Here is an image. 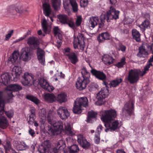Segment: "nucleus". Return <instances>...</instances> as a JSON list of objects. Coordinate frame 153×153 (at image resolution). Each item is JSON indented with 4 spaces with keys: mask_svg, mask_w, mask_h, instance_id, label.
I'll list each match as a JSON object with an SVG mask.
<instances>
[{
    "mask_svg": "<svg viewBox=\"0 0 153 153\" xmlns=\"http://www.w3.org/2000/svg\"><path fill=\"white\" fill-rule=\"evenodd\" d=\"M12 76L11 77L8 73H5L1 76V80L0 82L3 84L5 85H7L10 82L12 78Z\"/></svg>",
    "mask_w": 153,
    "mask_h": 153,
    "instance_id": "22",
    "label": "nucleus"
},
{
    "mask_svg": "<svg viewBox=\"0 0 153 153\" xmlns=\"http://www.w3.org/2000/svg\"><path fill=\"white\" fill-rule=\"evenodd\" d=\"M65 143L62 140H60L57 143V147L60 150H62L64 153H77L79 150L78 146L74 145L68 148H65Z\"/></svg>",
    "mask_w": 153,
    "mask_h": 153,
    "instance_id": "7",
    "label": "nucleus"
},
{
    "mask_svg": "<svg viewBox=\"0 0 153 153\" xmlns=\"http://www.w3.org/2000/svg\"><path fill=\"white\" fill-rule=\"evenodd\" d=\"M9 123L7 118L4 116H0V128L3 129L6 128Z\"/></svg>",
    "mask_w": 153,
    "mask_h": 153,
    "instance_id": "30",
    "label": "nucleus"
},
{
    "mask_svg": "<svg viewBox=\"0 0 153 153\" xmlns=\"http://www.w3.org/2000/svg\"><path fill=\"white\" fill-rule=\"evenodd\" d=\"M5 113L8 117L11 118L14 115V111L13 110H10L8 111L5 112Z\"/></svg>",
    "mask_w": 153,
    "mask_h": 153,
    "instance_id": "50",
    "label": "nucleus"
},
{
    "mask_svg": "<svg viewBox=\"0 0 153 153\" xmlns=\"http://www.w3.org/2000/svg\"><path fill=\"white\" fill-rule=\"evenodd\" d=\"M77 141L84 148L87 149L90 146V144L84 137L82 135L79 134L77 136Z\"/></svg>",
    "mask_w": 153,
    "mask_h": 153,
    "instance_id": "18",
    "label": "nucleus"
},
{
    "mask_svg": "<svg viewBox=\"0 0 153 153\" xmlns=\"http://www.w3.org/2000/svg\"><path fill=\"white\" fill-rule=\"evenodd\" d=\"M124 25L123 26H122L121 28L120 29V32L121 34H127L128 33V30L124 27Z\"/></svg>",
    "mask_w": 153,
    "mask_h": 153,
    "instance_id": "52",
    "label": "nucleus"
},
{
    "mask_svg": "<svg viewBox=\"0 0 153 153\" xmlns=\"http://www.w3.org/2000/svg\"><path fill=\"white\" fill-rule=\"evenodd\" d=\"M92 74L98 79L104 81L106 79V75L102 71H97L94 69L91 70Z\"/></svg>",
    "mask_w": 153,
    "mask_h": 153,
    "instance_id": "20",
    "label": "nucleus"
},
{
    "mask_svg": "<svg viewBox=\"0 0 153 153\" xmlns=\"http://www.w3.org/2000/svg\"><path fill=\"white\" fill-rule=\"evenodd\" d=\"M89 82V79H85L82 77H79L76 83V88L79 90H82L86 88Z\"/></svg>",
    "mask_w": 153,
    "mask_h": 153,
    "instance_id": "13",
    "label": "nucleus"
},
{
    "mask_svg": "<svg viewBox=\"0 0 153 153\" xmlns=\"http://www.w3.org/2000/svg\"><path fill=\"white\" fill-rule=\"evenodd\" d=\"M57 111L58 115L62 120L67 119L70 115L69 112L68 110L64 107H59Z\"/></svg>",
    "mask_w": 153,
    "mask_h": 153,
    "instance_id": "15",
    "label": "nucleus"
},
{
    "mask_svg": "<svg viewBox=\"0 0 153 153\" xmlns=\"http://www.w3.org/2000/svg\"><path fill=\"white\" fill-rule=\"evenodd\" d=\"M98 87V85L96 83L92 82L88 85V89L89 91H91L95 90Z\"/></svg>",
    "mask_w": 153,
    "mask_h": 153,
    "instance_id": "48",
    "label": "nucleus"
},
{
    "mask_svg": "<svg viewBox=\"0 0 153 153\" xmlns=\"http://www.w3.org/2000/svg\"><path fill=\"white\" fill-rule=\"evenodd\" d=\"M104 125L106 127L109 128L110 131H114L119 128L121 126L118 120L114 121L113 120L107 123H104Z\"/></svg>",
    "mask_w": 153,
    "mask_h": 153,
    "instance_id": "17",
    "label": "nucleus"
},
{
    "mask_svg": "<svg viewBox=\"0 0 153 153\" xmlns=\"http://www.w3.org/2000/svg\"><path fill=\"white\" fill-rule=\"evenodd\" d=\"M59 30L57 26L55 27L53 29V32L54 35L55 36L57 35L59 33Z\"/></svg>",
    "mask_w": 153,
    "mask_h": 153,
    "instance_id": "61",
    "label": "nucleus"
},
{
    "mask_svg": "<svg viewBox=\"0 0 153 153\" xmlns=\"http://www.w3.org/2000/svg\"><path fill=\"white\" fill-rule=\"evenodd\" d=\"M27 43L32 49H37V55L38 59L42 65H44L45 62V52L39 48V42L38 39L34 36L29 37L28 39Z\"/></svg>",
    "mask_w": 153,
    "mask_h": 153,
    "instance_id": "2",
    "label": "nucleus"
},
{
    "mask_svg": "<svg viewBox=\"0 0 153 153\" xmlns=\"http://www.w3.org/2000/svg\"><path fill=\"white\" fill-rule=\"evenodd\" d=\"M122 81L123 79L121 78H117L112 81L109 84V85H110V87H115L118 85Z\"/></svg>",
    "mask_w": 153,
    "mask_h": 153,
    "instance_id": "41",
    "label": "nucleus"
},
{
    "mask_svg": "<svg viewBox=\"0 0 153 153\" xmlns=\"http://www.w3.org/2000/svg\"><path fill=\"white\" fill-rule=\"evenodd\" d=\"M88 102L87 97H84L77 98L75 101L73 111L74 113L79 114L82 112V107L88 106Z\"/></svg>",
    "mask_w": 153,
    "mask_h": 153,
    "instance_id": "4",
    "label": "nucleus"
},
{
    "mask_svg": "<svg viewBox=\"0 0 153 153\" xmlns=\"http://www.w3.org/2000/svg\"><path fill=\"white\" fill-rule=\"evenodd\" d=\"M35 81L33 75L27 72L22 76L21 79V82L24 86H30L34 84V81Z\"/></svg>",
    "mask_w": 153,
    "mask_h": 153,
    "instance_id": "10",
    "label": "nucleus"
},
{
    "mask_svg": "<svg viewBox=\"0 0 153 153\" xmlns=\"http://www.w3.org/2000/svg\"><path fill=\"white\" fill-rule=\"evenodd\" d=\"M88 0H81L80 1V5L81 7H85L87 4Z\"/></svg>",
    "mask_w": 153,
    "mask_h": 153,
    "instance_id": "59",
    "label": "nucleus"
},
{
    "mask_svg": "<svg viewBox=\"0 0 153 153\" xmlns=\"http://www.w3.org/2000/svg\"><path fill=\"white\" fill-rule=\"evenodd\" d=\"M101 119L104 123H107L111 121L117 116L116 111L113 109L102 111H101Z\"/></svg>",
    "mask_w": 153,
    "mask_h": 153,
    "instance_id": "6",
    "label": "nucleus"
},
{
    "mask_svg": "<svg viewBox=\"0 0 153 153\" xmlns=\"http://www.w3.org/2000/svg\"><path fill=\"white\" fill-rule=\"evenodd\" d=\"M20 57L24 61H28L30 59V51L27 48L22 49L21 51Z\"/></svg>",
    "mask_w": 153,
    "mask_h": 153,
    "instance_id": "19",
    "label": "nucleus"
},
{
    "mask_svg": "<svg viewBox=\"0 0 153 153\" xmlns=\"http://www.w3.org/2000/svg\"><path fill=\"white\" fill-rule=\"evenodd\" d=\"M99 19L97 17L94 16L90 18L89 21V24L91 27L93 28L97 25Z\"/></svg>",
    "mask_w": 153,
    "mask_h": 153,
    "instance_id": "31",
    "label": "nucleus"
},
{
    "mask_svg": "<svg viewBox=\"0 0 153 153\" xmlns=\"http://www.w3.org/2000/svg\"><path fill=\"white\" fill-rule=\"evenodd\" d=\"M82 21V17L80 16L77 17V19L76 21V24L77 26H78L80 25Z\"/></svg>",
    "mask_w": 153,
    "mask_h": 153,
    "instance_id": "60",
    "label": "nucleus"
},
{
    "mask_svg": "<svg viewBox=\"0 0 153 153\" xmlns=\"http://www.w3.org/2000/svg\"><path fill=\"white\" fill-rule=\"evenodd\" d=\"M52 126L53 129L52 127H50L48 129L49 133L52 135H56L58 134V131L60 133L64 130L66 133L69 135L72 136L74 134L72 130L70 124L67 122L65 123L63 126L61 121H56Z\"/></svg>",
    "mask_w": 153,
    "mask_h": 153,
    "instance_id": "1",
    "label": "nucleus"
},
{
    "mask_svg": "<svg viewBox=\"0 0 153 153\" xmlns=\"http://www.w3.org/2000/svg\"><path fill=\"white\" fill-rule=\"evenodd\" d=\"M41 144L43 145L44 146L46 147L48 150L51 149V141L49 140H46L42 142Z\"/></svg>",
    "mask_w": 153,
    "mask_h": 153,
    "instance_id": "47",
    "label": "nucleus"
},
{
    "mask_svg": "<svg viewBox=\"0 0 153 153\" xmlns=\"http://www.w3.org/2000/svg\"><path fill=\"white\" fill-rule=\"evenodd\" d=\"M4 95L3 91H0V115H2L5 113L4 108L5 102L3 98Z\"/></svg>",
    "mask_w": 153,
    "mask_h": 153,
    "instance_id": "23",
    "label": "nucleus"
},
{
    "mask_svg": "<svg viewBox=\"0 0 153 153\" xmlns=\"http://www.w3.org/2000/svg\"><path fill=\"white\" fill-rule=\"evenodd\" d=\"M54 112L50 110L48 113L46 117V121L50 125L52 126L56 122L54 118Z\"/></svg>",
    "mask_w": 153,
    "mask_h": 153,
    "instance_id": "27",
    "label": "nucleus"
},
{
    "mask_svg": "<svg viewBox=\"0 0 153 153\" xmlns=\"http://www.w3.org/2000/svg\"><path fill=\"white\" fill-rule=\"evenodd\" d=\"M38 83L43 88L48 91H52L53 89L51 88V86L49 85L46 80L44 79L39 81Z\"/></svg>",
    "mask_w": 153,
    "mask_h": 153,
    "instance_id": "26",
    "label": "nucleus"
},
{
    "mask_svg": "<svg viewBox=\"0 0 153 153\" xmlns=\"http://www.w3.org/2000/svg\"><path fill=\"white\" fill-rule=\"evenodd\" d=\"M45 100L49 103H52L56 100L55 96L53 94L47 93L43 95Z\"/></svg>",
    "mask_w": 153,
    "mask_h": 153,
    "instance_id": "25",
    "label": "nucleus"
},
{
    "mask_svg": "<svg viewBox=\"0 0 153 153\" xmlns=\"http://www.w3.org/2000/svg\"><path fill=\"white\" fill-rule=\"evenodd\" d=\"M19 57V53L15 51L13 52L12 55L10 56L9 60L13 63L16 62Z\"/></svg>",
    "mask_w": 153,
    "mask_h": 153,
    "instance_id": "39",
    "label": "nucleus"
},
{
    "mask_svg": "<svg viewBox=\"0 0 153 153\" xmlns=\"http://www.w3.org/2000/svg\"><path fill=\"white\" fill-rule=\"evenodd\" d=\"M46 112L45 108H42L39 111V115L42 117L45 118L46 117Z\"/></svg>",
    "mask_w": 153,
    "mask_h": 153,
    "instance_id": "55",
    "label": "nucleus"
},
{
    "mask_svg": "<svg viewBox=\"0 0 153 153\" xmlns=\"http://www.w3.org/2000/svg\"><path fill=\"white\" fill-rule=\"evenodd\" d=\"M95 143L97 144H99L100 142V134L98 133H96L94 138Z\"/></svg>",
    "mask_w": 153,
    "mask_h": 153,
    "instance_id": "51",
    "label": "nucleus"
},
{
    "mask_svg": "<svg viewBox=\"0 0 153 153\" xmlns=\"http://www.w3.org/2000/svg\"><path fill=\"white\" fill-rule=\"evenodd\" d=\"M36 79H34L36 80H38V82L41 80L42 79H43V77L41 76V73L39 72H38L37 73L35 76Z\"/></svg>",
    "mask_w": 153,
    "mask_h": 153,
    "instance_id": "56",
    "label": "nucleus"
},
{
    "mask_svg": "<svg viewBox=\"0 0 153 153\" xmlns=\"http://www.w3.org/2000/svg\"><path fill=\"white\" fill-rule=\"evenodd\" d=\"M110 38V36L108 33L105 32L100 34L97 37V40L99 42H102L109 40Z\"/></svg>",
    "mask_w": 153,
    "mask_h": 153,
    "instance_id": "24",
    "label": "nucleus"
},
{
    "mask_svg": "<svg viewBox=\"0 0 153 153\" xmlns=\"http://www.w3.org/2000/svg\"><path fill=\"white\" fill-rule=\"evenodd\" d=\"M119 50H120L124 52L126 51V46L122 44H120L119 45Z\"/></svg>",
    "mask_w": 153,
    "mask_h": 153,
    "instance_id": "62",
    "label": "nucleus"
},
{
    "mask_svg": "<svg viewBox=\"0 0 153 153\" xmlns=\"http://www.w3.org/2000/svg\"><path fill=\"white\" fill-rule=\"evenodd\" d=\"M97 114V112L93 111H88V112L87 122L88 123H91L92 119L96 118Z\"/></svg>",
    "mask_w": 153,
    "mask_h": 153,
    "instance_id": "34",
    "label": "nucleus"
},
{
    "mask_svg": "<svg viewBox=\"0 0 153 153\" xmlns=\"http://www.w3.org/2000/svg\"><path fill=\"white\" fill-rule=\"evenodd\" d=\"M13 143L14 146L16 147L18 150H23L22 149L20 148L21 146H23L21 144L18 145V142L16 140L14 141Z\"/></svg>",
    "mask_w": 153,
    "mask_h": 153,
    "instance_id": "54",
    "label": "nucleus"
},
{
    "mask_svg": "<svg viewBox=\"0 0 153 153\" xmlns=\"http://www.w3.org/2000/svg\"><path fill=\"white\" fill-rule=\"evenodd\" d=\"M31 113L29 116V120L28 121V123L29 124L31 125L33 124L36 117L35 110L33 109L31 110Z\"/></svg>",
    "mask_w": 153,
    "mask_h": 153,
    "instance_id": "42",
    "label": "nucleus"
},
{
    "mask_svg": "<svg viewBox=\"0 0 153 153\" xmlns=\"http://www.w3.org/2000/svg\"><path fill=\"white\" fill-rule=\"evenodd\" d=\"M102 60L105 64L109 65L112 64L115 59H112L110 56L106 54L103 56Z\"/></svg>",
    "mask_w": 153,
    "mask_h": 153,
    "instance_id": "28",
    "label": "nucleus"
},
{
    "mask_svg": "<svg viewBox=\"0 0 153 153\" xmlns=\"http://www.w3.org/2000/svg\"><path fill=\"white\" fill-rule=\"evenodd\" d=\"M65 24H68L70 27L73 29H74L75 27L74 22L69 19L68 20V21H67V22Z\"/></svg>",
    "mask_w": 153,
    "mask_h": 153,
    "instance_id": "58",
    "label": "nucleus"
},
{
    "mask_svg": "<svg viewBox=\"0 0 153 153\" xmlns=\"http://www.w3.org/2000/svg\"><path fill=\"white\" fill-rule=\"evenodd\" d=\"M13 32L14 30H12L9 31V33L5 36V40L6 41H8L11 37Z\"/></svg>",
    "mask_w": 153,
    "mask_h": 153,
    "instance_id": "53",
    "label": "nucleus"
},
{
    "mask_svg": "<svg viewBox=\"0 0 153 153\" xmlns=\"http://www.w3.org/2000/svg\"><path fill=\"white\" fill-rule=\"evenodd\" d=\"M132 35L133 39L137 42H139L140 41V34L137 30L135 29L132 30Z\"/></svg>",
    "mask_w": 153,
    "mask_h": 153,
    "instance_id": "36",
    "label": "nucleus"
},
{
    "mask_svg": "<svg viewBox=\"0 0 153 153\" xmlns=\"http://www.w3.org/2000/svg\"><path fill=\"white\" fill-rule=\"evenodd\" d=\"M66 95L65 93H62L58 95L56 98V100H57L60 103L65 102L66 101L67 99L66 98Z\"/></svg>",
    "mask_w": 153,
    "mask_h": 153,
    "instance_id": "40",
    "label": "nucleus"
},
{
    "mask_svg": "<svg viewBox=\"0 0 153 153\" xmlns=\"http://www.w3.org/2000/svg\"><path fill=\"white\" fill-rule=\"evenodd\" d=\"M142 71L139 69H131L129 71L127 79L130 83L133 84L136 83L140 79Z\"/></svg>",
    "mask_w": 153,
    "mask_h": 153,
    "instance_id": "8",
    "label": "nucleus"
},
{
    "mask_svg": "<svg viewBox=\"0 0 153 153\" xmlns=\"http://www.w3.org/2000/svg\"><path fill=\"white\" fill-rule=\"evenodd\" d=\"M4 147L5 150H10L13 148H12L11 142L8 140H6L4 143Z\"/></svg>",
    "mask_w": 153,
    "mask_h": 153,
    "instance_id": "43",
    "label": "nucleus"
},
{
    "mask_svg": "<svg viewBox=\"0 0 153 153\" xmlns=\"http://www.w3.org/2000/svg\"><path fill=\"white\" fill-rule=\"evenodd\" d=\"M119 11L116 10L112 6H111L109 10L105 14H102L100 16L101 22L99 25V27L102 28L104 26L105 20L106 19L108 22L114 19L116 20L119 18Z\"/></svg>",
    "mask_w": 153,
    "mask_h": 153,
    "instance_id": "3",
    "label": "nucleus"
},
{
    "mask_svg": "<svg viewBox=\"0 0 153 153\" xmlns=\"http://www.w3.org/2000/svg\"><path fill=\"white\" fill-rule=\"evenodd\" d=\"M66 55L68 56L69 59L72 64H76L78 61L77 56L74 53H70L67 54Z\"/></svg>",
    "mask_w": 153,
    "mask_h": 153,
    "instance_id": "33",
    "label": "nucleus"
},
{
    "mask_svg": "<svg viewBox=\"0 0 153 153\" xmlns=\"http://www.w3.org/2000/svg\"><path fill=\"white\" fill-rule=\"evenodd\" d=\"M57 149H59L60 150L59 148L57 147V148H51L49 149L48 150V153H58V151L57 150Z\"/></svg>",
    "mask_w": 153,
    "mask_h": 153,
    "instance_id": "57",
    "label": "nucleus"
},
{
    "mask_svg": "<svg viewBox=\"0 0 153 153\" xmlns=\"http://www.w3.org/2000/svg\"><path fill=\"white\" fill-rule=\"evenodd\" d=\"M22 69L19 66L15 65L13 68L11 75L14 81H17L22 73Z\"/></svg>",
    "mask_w": 153,
    "mask_h": 153,
    "instance_id": "16",
    "label": "nucleus"
},
{
    "mask_svg": "<svg viewBox=\"0 0 153 153\" xmlns=\"http://www.w3.org/2000/svg\"><path fill=\"white\" fill-rule=\"evenodd\" d=\"M7 11L14 14L16 12L21 13L23 12L22 5L20 2H18L15 5H12L8 6L7 8Z\"/></svg>",
    "mask_w": 153,
    "mask_h": 153,
    "instance_id": "14",
    "label": "nucleus"
},
{
    "mask_svg": "<svg viewBox=\"0 0 153 153\" xmlns=\"http://www.w3.org/2000/svg\"><path fill=\"white\" fill-rule=\"evenodd\" d=\"M8 91H7V94L8 98L6 99L7 102H9L10 100L11 99L12 97L14 96L12 94V92L11 91H17L22 89V87L17 84H12L10 85L7 87Z\"/></svg>",
    "mask_w": 153,
    "mask_h": 153,
    "instance_id": "12",
    "label": "nucleus"
},
{
    "mask_svg": "<svg viewBox=\"0 0 153 153\" xmlns=\"http://www.w3.org/2000/svg\"><path fill=\"white\" fill-rule=\"evenodd\" d=\"M149 67L148 65L146 66L144 68V71L142 73H141V76H143L146 73V71H148L149 70Z\"/></svg>",
    "mask_w": 153,
    "mask_h": 153,
    "instance_id": "63",
    "label": "nucleus"
},
{
    "mask_svg": "<svg viewBox=\"0 0 153 153\" xmlns=\"http://www.w3.org/2000/svg\"><path fill=\"white\" fill-rule=\"evenodd\" d=\"M70 2L72 7L73 12H77L78 10V8L76 1L75 0H70Z\"/></svg>",
    "mask_w": 153,
    "mask_h": 153,
    "instance_id": "45",
    "label": "nucleus"
},
{
    "mask_svg": "<svg viewBox=\"0 0 153 153\" xmlns=\"http://www.w3.org/2000/svg\"><path fill=\"white\" fill-rule=\"evenodd\" d=\"M133 21L132 19L130 18H128L124 22V24H130L132 23Z\"/></svg>",
    "mask_w": 153,
    "mask_h": 153,
    "instance_id": "64",
    "label": "nucleus"
},
{
    "mask_svg": "<svg viewBox=\"0 0 153 153\" xmlns=\"http://www.w3.org/2000/svg\"><path fill=\"white\" fill-rule=\"evenodd\" d=\"M85 37L84 34L82 33H79L76 40L77 41L78 44L79 45V48L81 50H83L85 46L84 39Z\"/></svg>",
    "mask_w": 153,
    "mask_h": 153,
    "instance_id": "21",
    "label": "nucleus"
},
{
    "mask_svg": "<svg viewBox=\"0 0 153 153\" xmlns=\"http://www.w3.org/2000/svg\"><path fill=\"white\" fill-rule=\"evenodd\" d=\"M81 73L82 76L81 77L85 78V79H89L90 74L87 71L85 68H84L82 69Z\"/></svg>",
    "mask_w": 153,
    "mask_h": 153,
    "instance_id": "44",
    "label": "nucleus"
},
{
    "mask_svg": "<svg viewBox=\"0 0 153 153\" xmlns=\"http://www.w3.org/2000/svg\"><path fill=\"white\" fill-rule=\"evenodd\" d=\"M59 21L62 23L65 24L69 19L68 16L65 14H59L57 16Z\"/></svg>",
    "mask_w": 153,
    "mask_h": 153,
    "instance_id": "37",
    "label": "nucleus"
},
{
    "mask_svg": "<svg viewBox=\"0 0 153 153\" xmlns=\"http://www.w3.org/2000/svg\"><path fill=\"white\" fill-rule=\"evenodd\" d=\"M26 98L27 99L32 101L36 104H37L39 103V99L33 95H28L26 96Z\"/></svg>",
    "mask_w": 153,
    "mask_h": 153,
    "instance_id": "46",
    "label": "nucleus"
},
{
    "mask_svg": "<svg viewBox=\"0 0 153 153\" xmlns=\"http://www.w3.org/2000/svg\"><path fill=\"white\" fill-rule=\"evenodd\" d=\"M38 151L40 153H45L48 151L47 149L42 144L39 146Z\"/></svg>",
    "mask_w": 153,
    "mask_h": 153,
    "instance_id": "49",
    "label": "nucleus"
},
{
    "mask_svg": "<svg viewBox=\"0 0 153 153\" xmlns=\"http://www.w3.org/2000/svg\"><path fill=\"white\" fill-rule=\"evenodd\" d=\"M51 4L54 10H59L61 0H51Z\"/></svg>",
    "mask_w": 153,
    "mask_h": 153,
    "instance_id": "35",
    "label": "nucleus"
},
{
    "mask_svg": "<svg viewBox=\"0 0 153 153\" xmlns=\"http://www.w3.org/2000/svg\"><path fill=\"white\" fill-rule=\"evenodd\" d=\"M139 51L137 54V56L140 58H145L148 54L149 52H151L152 49V46L146 43L142 44L141 47L139 48Z\"/></svg>",
    "mask_w": 153,
    "mask_h": 153,
    "instance_id": "9",
    "label": "nucleus"
},
{
    "mask_svg": "<svg viewBox=\"0 0 153 153\" xmlns=\"http://www.w3.org/2000/svg\"><path fill=\"white\" fill-rule=\"evenodd\" d=\"M150 27V21L147 19H146L142 24L140 25V27L142 30L144 31L146 29Z\"/></svg>",
    "mask_w": 153,
    "mask_h": 153,
    "instance_id": "38",
    "label": "nucleus"
},
{
    "mask_svg": "<svg viewBox=\"0 0 153 153\" xmlns=\"http://www.w3.org/2000/svg\"><path fill=\"white\" fill-rule=\"evenodd\" d=\"M103 84L106 86L105 87L101 88V90L97 93V101L96 102L97 105L100 106L104 103V99L107 97L109 94V90L106 86L108 84L107 82H104Z\"/></svg>",
    "mask_w": 153,
    "mask_h": 153,
    "instance_id": "5",
    "label": "nucleus"
},
{
    "mask_svg": "<svg viewBox=\"0 0 153 153\" xmlns=\"http://www.w3.org/2000/svg\"><path fill=\"white\" fill-rule=\"evenodd\" d=\"M134 110V102L132 100L128 101L124 105L122 109L123 114L126 116L131 115Z\"/></svg>",
    "mask_w": 153,
    "mask_h": 153,
    "instance_id": "11",
    "label": "nucleus"
},
{
    "mask_svg": "<svg viewBox=\"0 0 153 153\" xmlns=\"http://www.w3.org/2000/svg\"><path fill=\"white\" fill-rule=\"evenodd\" d=\"M42 25L43 31L46 33H49L51 30V27L48 26L47 22L45 19H43Z\"/></svg>",
    "mask_w": 153,
    "mask_h": 153,
    "instance_id": "29",
    "label": "nucleus"
},
{
    "mask_svg": "<svg viewBox=\"0 0 153 153\" xmlns=\"http://www.w3.org/2000/svg\"><path fill=\"white\" fill-rule=\"evenodd\" d=\"M42 7L45 16H49L51 12L50 5L47 3H45L43 4Z\"/></svg>",
    "mask_w": 153,
    "mask_h": 153,
    "instance_id": "32",
    "label": "nucleus"
}]
</instances>
